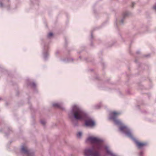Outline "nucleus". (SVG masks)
<instances>
[{
	"mask_svg": "<svg viewBox=\"0 0 156 156\" xmlns=\"http://www.w3.org/2000/svg\"><path fill=\"white\" fill-rule=\"evenodd\" d=\"M22 151L25 153L28 154V151L27 150V148L26 147H23L21 148Z\"/></svg>",
	"mask_w": 156,
	"mask_h": 156,
	"instance_id": "obj_6",
	"label": "nucleus"
},
{
	"mask_svg": "<svg viewBox=\"0 0 156 156\" xmlns=\"http://www.w3.org/2000/svg\"><path fill=\"white\" fill-rule=\"evenodd\" d=\"M73 114L75 118L77 119H84L86 116L85 113L80 108L77 106L73 107Z\"/></svg>",
	"mask_w": 156,
	"mask_h": 156,
	"instance_id": "obj_3",
	"label": "nucleus"
},
{
	"mask_svg": "<svg viewBox=\"0 0 156 156\" xmlns=\"http://www.w3.org/2000/svg\"><path fill=\"white\" fill-rule=\"evenodd\" d=\"M104 147L106 149L107 153L108 154H111L112 153L111 151L109 150H108L106 147L104 146Z\"/></svg>",
	"mask_w": 156,
	"mask_h": 156,
	"instance_id": "obj_7",
	"label": "nucleus"
},
{
	"mask_svg": "<svg viewBox=\"0 0 156 156\" xmlns=\"http://www.w3.org/2000/svg\"><path fill=\"white\" fill-rule=\"evenodd\" d=\"M153 8L155 9H156V6H154V7H153Z\"/></svg>",
	"mask_w": 156,
	"mask_h": 156,
	"instance_id": "obj_13",
	"label": "nucleus"
},
{
	"mask_svg": "<svg viewBox=\"0 0 156 156\" xmlns=\"http://www.w3.org/2000/svg\"><path fill=\"white\" fill-rule=\"evenodd\" d=\"M53 106L55 107H56L57 108H60V105L58 103H55V104H53Z\"/></svg>",
	"mask_w": 156,
	"mask_h": 156,
	"instance_id": "obj_8",
	"label": "nucleus"
},
{
	"mask_svg": "<svg viewBox=\"0 0 156 156\" xmlns=\"http://www.w3.org/2000/svg\"><path fill=\"white\" fill-rule=\"evenodd\" d=\"M132 4H133V5H134V3H133Z\"/></svg>",
	"mask_w": 156,
	"mask_h": 156,
	"instance_id": "obj_14",
	"label": "nucleus"
},
{
	"mask_svg": "<svg viewBox=\"0 0 156 156\" xmlns=\"http://www.w3.org/2000/svg\"><path fill=\"white\" fill-rule=\"evenodd\" d=\"M41 123L43 125H44L45 123V122L44 120H42L41 121Z\"/></svg>",
	"mask_w": 156,
	"mask_h": 156,
	"instance_id": "obj_11",
	"label": "nucleus"
},
{
	"mask_svg": "<svg viewBox=\"0 0 156 156\" xmlns=\"http://www.w3.org/2000/svg\"><path fill=\"white\" fill-rule=\"evenodd\" d=\"M121 114V113L116 111H113L110 113V118L112 119L116 124H121V121L117 119L116 118Z\"/></svg>",
	"mask_w": 156,
	"mask_h": 156,
	"instance_id": "obj_4",
	"label": "nucleus"
},
{
	"mask_svg": "<svg viewBox=\"0 0 156 156\" xmlns=\"http://www.w3.org/2000/svg\"><path fill=\"white\" fill-rule=\"evenodd\" d=\"M120 129L121 131L124 132L128 136L134 140L136 146L139 148H141L147 145V144L146 142H140L136 140L133 137L130 130L126 126H121L120 128Z\"/></svg>",
	"mask_w": 156,
	"mask_h": 156,
	"instance_id": "obj_2",
	"label": "nucleus"
},
{
	"mask_svg": "<svg viewBox=\"0 0 156 156\" xmlns=\"http://www.w3.org/2000/svg\"><path fill=\"white\" fill-rule=\"evenodd\" d=\"M85 124L87 126L93 127L95 125V122L92 119H88L85 121Z\"/></svg>",
	"mask_w": 156,
	"mask_h": 156,
	"instance_id": "obj_5",
	"label": "nucleus"
},
{
	"mask_svg": "<svg viewBox=\"0 0 156 156\" xmlns=\"http://www.w3.org/2000/svg\"><path fill=\"white\" fill-rule=\"evenodd\" d=\"M53 35V34L52 33H50L48 34V37H50L51 36H52Z\"/></svg>",
	"mask_w": 156,
	"mask_h": 156,
	"instance_id": "obj_10",
	"label": "nucleus"
},
{
	"mask_svg": "<svg viewBox=\"0 0 156 156\" xmlns=\"http://www.w3.org/2000/svg\"><path fill=\"white\" fill-rule=\"evenodd\" d=\"M143 154V152H141L140 153V156H141Z\"/></svg>",
	"mask_w": 156,
	"mask_h": 156,
	"instance_id": "obj_12",
	"label": "nucleus"
},
{
	"mask_svg": "<svg viewBox=\"0 0 156 156\" xmlns=\"http://www.w3.org/2000/svg\"><path fill=\"white\" fill-rule=\"evenodd\" d=\"M82 133L80 132H79L77 135L78 137H80L82 136Z\"/></svg>",
	"mask_w": 156,
	"mask_h": 156,
	"instance_id": "obj_9",
	"label": "nucleus"
},
{
	"mask_svg": "<svg viewBox=\"0 0 156 156\" xmlns=\"http://www.w3.org/2000/svg\"><path fill=\"white\" fill-rule=\"evenodd\" d=\"M87 140L91 143L94 144L91 149H86L84 152L86 156H99V153L96 150L101 149L103 147L102 141L95 137H90Z\"/></svg>",
	"mask_w": 156,
	"mask_h": 156,
	"instance_id": "obj_1",
	"label": "nucleus"
}]
</instances>
